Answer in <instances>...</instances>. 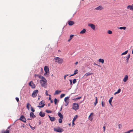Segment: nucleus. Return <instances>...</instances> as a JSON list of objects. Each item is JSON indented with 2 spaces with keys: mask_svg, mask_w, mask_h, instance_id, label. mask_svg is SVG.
Wrapping results in <instances>:
<instances>
[{
  "mask_svg": "<svg viewBox=\"0 0 133 133\" xmlns=\"http://www.w3.org/2000/svg\"><path fill=\"white\" fill-rule=\"evenodd\" d=\"M47 82V81L46 79L44 77H43L40 81L41 86L42 87L46 88Z\"/></svg>",
  "mask_w": 133,
  "mask_h": 133,
  "instance_id": "f257e3e1",
  "label": "nucleus"
},
{
  "mask_svg": "<svg viewBox=\"0 0 133 133\" xmlns=\"http://www.w3.org/2000/svg\"><path fill=\"white\" fill-rule=\"evenodd\" d=\"M54 59L55 60H56L55 62H57V63L59 64H62L63 62V60L62 59L58 57H55Z\"/></svg>",
  "mask_w": 133,
  "mask_h": 133,
  "instance_id": "f03ea898",
  "label": "nucleus"
},
{
  "mask_svg": "<svg viewBox=\"0 0 133 133\" xmlns=\"http://www.w3.org/2000/svg\"><path fill=\"white\" fill-rule=\"evenodd\" d=\"M72 108L73 109L76 110L79 109V105L77 103H74L72 104Z\"/></svg>",
  "mask_w": 133,
  "mask_h": 133,
  "instance_id": "7ed1b4c3",
  "label": "nucleus"
},
{
  "mask_svg": "<svg viewBox=\"0 0 133 133\" xmlns=\"http://www.w3.org/2000/svg\"><path fill=\"white\" fill-rule=\"evenodd\" d=\"M44 70L45 72V73L44 74V75H47V73L49 72V68L47 66H45Z\"/></svg>",
  "mask_w": 133,
  "mask_h": 133,
  "instance_id": "20e7f679",
  "label": "nucleus"
},
{
  "mask_svg": "<svg viewBox=\"0 0 133 133\" xmlns=\"http://www.w3.org/2000/svg\"><path fill=\"white\" fill-rule=\"evenodd\" d=\"M38 91L37 90H35L33 91L32 94V96L33 97H35L37 96V94L38 93Z\"/></svg>",
  "mask_w": 133,
  "mask_h": 133,
  "instance_id": "39448f33",
  "label": "nucleus"
},
{
  "mask_svg": "<svg viewBox=\"0 0 133 133\" xmlns=\"http://www.w3.org/2000/svg\"><path fill=\"white\" fill-rule=\"evenodd\" d=\"M88 26L90 27L91 28L94 30L95 29L96 26L95 25L92 23H89L88 24Z\"/></svg>",
  "mask_w": 133,
  "mask_h": 133,
  "instance_id": "423d86ee",
  "label": "nucleus"
},
{
  "mask_svg": "<svg viewBox=\"0 0 133 133\" xmlns=\"http://www.w3.org/2000/svg\"><path fill=\"white\" fill-rule=\"evenodd\" d=\"M54 130L55 131L60 132H61L63 131V130L59 127H58L57 128H54Z\"/></svg>",
  "mask_w": 133,
  "mask_h": 133,
  "instance_id": "0eeeda50",
  "label": "nucleus"
},
{
  "mask_svg": "<svg viewBox=\"0 0 133 133\" xmlns=\"http://www.w3.org/2000/svg\"><path fill=\"white\" fill-rule=\"evenodd\" d=\"M29 85L32 88H34L35 87V84L32 81H31L29 83Z\"/></svg>",
  "mask_w": 133,
  "mask_h": 133,
  "instance_id": "6e6552de",
  "label": "nucleus"
},
{
  "mask_svg": "<svg viewBox=\"0 0 133 133\" xmlns=\"http://www.w3.org/2000/svg\"><path fill=\"white\" fill-rule=\"evenodd\" d=\"M19 119L24 122H26V119L23 115L21 116L19 118Z\"/></svg>",
  "mask_w": 133,
  "mask_h": 133,
  "instance_id": "1a4fd4ad",
  "label": "nucleus"
},
{
  "mask_svg": "<svg viewBox=\"0 0 133 133\" xmlns=\"http://www.w3.org/2000/svg\"><path fill=\"white\" fill-rule=\"evenodd\" d=\"M104 8L102 5H99L98 7L95 8V10H97L101 11Z\"/></svg>",
  "mask_w": 133,
  "mask_h": 133,
  "instance_id": "9d476101",
  "label": "nucleus"
},
{
  "mask_svg": "<svg viewBox=\"0 0 133 133\" xmlns=\"http://www.w3.org/2000/svg\"><path fill=\"white\" fill-rule=\"evenodd\" d=\"M43 101L40 102L39 104V105L37 106V107L39 108L43 107L45 105V104L43 103Z\"/></svg>",
  "mask_w": 133,
  "mask_h": 133,
  "instance_id": "9b49d317",
  "label": "nucleus"
},
{
  "mask_svg": "<svg viewBox=\"0 0 133 133\" xmlns=\"http://www.w3.org/2000/svg\"><path fill=\"white\" fill-rule=\"evenodd\" d=\"M128 76L127 75H126L124 77L123 79V81L125 82H127L128 79Z\"/></svg>",
  "mask_w": 133,
  "mask_h": 133,
  "instance_id": "f8f14e48",
  "label": "nucleus"
},
{
  "mask_svg": "<svg viewBox=\"0 0 133 133\" xmlns=\"http://www.w3.org/2000/svg\"><path fill=\"white\" fill-rule=\"evenodd\" d=\"M30 117H32V118H34L36 117V116L34 115V113L32 112H31L30 113Z\"/></svg>",
  "mask_w": 133,
  "mask_h": 133,
  "instance_id": "ddd939ff",
  "label": "nucleus"
},
{
  "mask_svg": "<svg viewBox=\"0 0 133 133\" xmlns=\"http://www.w3.org/2000/svg\"><path fill=\"white\" fill-rule=\"evenodd\" d=\"M74 23V22L73 21H70L68 22V24L69 25H72Z\"/></svg>",
  "mask_w": 133,
  "mask_h": 133,
  "instance_id": "4468645a",
  "label": "nucleus"
},
{
  "mask_svg": "<svg viewBox=\"0 0 133 133\" xmlns=\"http://www.w3.org/2000/svg\"><path fill=\"white\" fill-rule=\"evenodd\" d=\"M45 114L42 111H41L39 113V115L42 117H43L45 115Z\"/></svg>",
  "mask_w": 133,
  "mask_h": 133,
  "instance_id": "2eb2a0df",
  "label": "nucleus"
},
{
  "mask_svg": "<svg viewBox=\"0 0 133 133\" xmlns=\"http://www.w3.org/2000/svg\"><path fill=\"white\" fill-rule=\"evenodd\" d=\"M101 104L102 107H105V103L104 101V100L103 99L102 100Z\"/></svg>",
  "mask_w": 133,
  "mask_h": 133,
  "instance_id": "dca6fc26",
  "label": "nucleus"
},
{
  "mask_svg": "<svg viewBox=\"0 0 133 133\" xmlns=\"http://www.w3.org/2000/svg\"><path fill=\"white\" fill-rule=\"evenodd\" d=\"M78 72V71L76 69L74 71V73L73 74L71 75L70 76H74L76 74H77Z\"/></svg>",
  "mask_w": 133,
  "mask_h": 133,
  "instance_id": "f3484780",
  "label": "nucleus"
},
{
  "mask_svg": "<svg viewBox=\"0 0 133 133\" xmlns=\"http://www.w3.org/2000/svg\"><path fill=\"white\" fill-rule=\"evenodd\" d=\"M58 116L60 117V118L63 119V115L61 113L59 112H58Z\"/></svg>",
  "mask_w": 133,
  "mask_h": 133,
  "instance_id": "a211bd4d",
  "label": "nucleus"
},
{
  "mask_svg": "<svg viewBox=\"0 0 133 133\" xmlns=\"http://www.w3.org/2000/svg\"><path fill=\"white\" fill-rule=\"evenodd\" d=\"M86 31V29H83L80 32V34H83L85 33Z\"/></svg>",
  "mask_w": 133,
  "mask_h": 133,
  "instance_id": "6ab92c4d",
  "label": "nucleus"
},
{
  "mask_svg": "<svg viewBox=\"0 0 133 133\" xmlns=\"http://www.w3.org/2000/svg\"><path fill=\"white\" fill-rule=\"evenodd\" d=\"M61 92V91H59L58 90H56L55 91V92L54 94V95H58Z\"/></svg>",
  "mask_w": 133,
  "mask_h": 133,
  "instance_id": "aec40b11",
  "label": "nucleus"
},
{
  "mask_svg": "<svg viewBox=\"0 0 133 133\" xmlns=\"http://www.w3.org/2000/svg\"><path fill=\"white\" fill-rule=\"evenodd\" d=\"M98 61L99 62L102 63V64H103L104 62V60L103 59L100 58L98 59Z\"/></svg>",
  "mask_w": 133,
  "mask_h": 133,
  "instance_id": "412c9836",
  "label": "nucleus"
},
{
  "mask_svg": "<svg viewBox=\"0 0 133 133\" xmlns=\"http://www.w3.org/2000/svg\"><path fill=\"white\" fill-rule=\"evenodd\" d=\"M35 77H38L39 78L41 79L43 76H41V75H38L35 74L34 75Z\"/></svg>",
  "mask_w": 133,
  "mask_h": 133,
  "instance_id": "4be33fe9",
  "label": "nucleus"
},
{
  "mask_svg": "<svg viewBox=\"0 0 133 133\" xmlns=\"http://www.w3.org/2000/svg\"><path fill=\"white\" fill-rule=\"evenodd\" d=\"M132 5H129L127 7V8L128 9H129L130 10H132Z\"/></svg>",
  "mask_w": 133,
  "mask_h": 133,
  "instance_id": "5701e85b",
  "label": "nucleus"
},
{
  "mask_svg": "<svg viewBox=\"0 0 133 133\" xmlns=\"http://www.w3.org/2000/svg\"><path fill=\"white\" fill-rule=\"evenodd\" d=\"M2 133H9V131L8 130H3L2 131Z\"/></svg>",
  "mask_w": 133,
  "mask_h": 133,
  "instance_id": "b1692460",
  "label": "nucleus"
},
{
  "mask_svg": "<svg viewBox=\"0 0 133 133\" xmlns=\"http://www.w3.org/2000/svg\"><path fill=\"white\" fill-rule=\"evenodd\" d=\"M113 98V97H111L109 101V102L110 104V105L111 106H112V105L111 104V102H112V101Z\"/></svg>",
  "mask_w": 133,
  "mask_h": 133,
  "instance_id": "393cba45",
  "label": "nucleus"
},
{
  "mask_svg": "<svg viewBox=\"0 0 133 133\" xmlns=\"http://www.w3.org/2000/svg\"><path fill=\"white\" fill-rule=\"evenodd\" d=\"M30 107H31V104L29 103H28L26 105V107L28 110L29 109Z\"/></svg>",
  "mask_w": 133,
  "mask_h": 133,
  "instance_id": "a878e982",
  "label": "nucleus"
},
{
  "mask_svg": "<svg viewBox=\"0 0 133 133\" xmlns=\"http://www.w3.org/2000/svg\"><path fill=\"white\" fill-rule=\"evenodd\" d=\"M97 103H98L97 98V97H95V102L94 103V104L95 106L96 105V104Z\"/></svg>",
  "mask_w": 133,
  "mask_h": 133,
  "instance_id": "bb28decb",
  "label": "nucleus"
},
{
  "mask_svg": "<svg viewBox=\"0 0 133 133\" xmlns=\"http://www.w3.org/2000/svg\"><path fill=\"white\" fill-rule=\"evenodd\" d=\"M50 119L51 121H54L56 119L54 117H51V118H50Z\"/></svg>",
  "mask_w": 133,
  "mask_h": 133,
  "instance_id": "cd10ccee",
  "label": "nucleus"
},
{
  "mask_svg": "<svg viewBox=\"0 0 133 133\" xmlns=\"http://www.w3.org/2000/svg\"><path fill=\"white\" fill-rule=\"evenodd\" d=\"M93 74L92 73H89V72H88L87 73H86L85 75L84 76H89L90 75H92Z\"/></svg>",
  "mask_w": 133,
  "mask_h": 133,
  "instance_id": "c85d7f7f",
  "label": "nucleus"
},
{
  "mask_svg": "<svg viewBox=\"0 0 133 133\" xmlns=\"http://www.w3.org/2000/svg\"><path fill=\"white\" fill-rule=\"evenodd\" d=\"M121 91V89H119L118 90H117V92H115V93L114 95H116V94H118L120 93V92Z\"/></svg>",
  "mask_w": 133,
  "mask_h": 133,
  "instance_id": "c756f323",
  "label": "nucleus"
},
{
  "mask_svg": "<svg viewBox=\"0 0 133 133\" xmlns=\"http://www.w3.org/2000/svg\"><path fill=\"white\" fill-rule=\"evenodd\" d=\"M118 28L120 29H123L125 30L126 29V27H121L119 28Z\"/></svg>",
  "mask_w": 133,
  "mask_h": 133,
  "instance_id": "7c9ffc66",
  "label": "nucleus"
},
{
  "mask_svg": "<svg viewBox=\"0 0 133 133\" xmlns=\"http://www.w3.org/2000/svg\"><path fill=\"white\" fill-rule=\"evenodd\" d=\"M77 115H75L73 118L72 121H74L77 119Z\"/></svg>",
  "mask_w": 133,
  "mask_h": 133,
  "instance_id": "2f4dec72",
  "label": "nucleus"
},
{
  "mask_svg": "<svg viewBox=\"0 0 133 133\" xmlns=\"http://www.w3.org/2000/svg\"><path fill=\"white\" fill-rule=\"evenodd\" d=\"M130 57V55L129 54L128 55V56L127 57L126 59H127V62H128L129 59Z\"/></svg>",
  "mask_w": 133,
  "mask_h": 133,
  "instance_id": "473e14b6",
  "label": "nucleus"
},
{
  "mask_svg": "<svg viewBox=\"0 0 133 133\" xmlns=\"http://www.w3.org/2000/svg\"><path fill=\"white\" fill-rule=\"evenodd\" d=\"M128 52V50H127L126 51H125V52L122 53L121 54V55H125Z\"/></svg>",
  "mask_w": 133,
  "mask_h": 133,
  "instance_id": "72a5a7b5",
  "label": "nucleus"
},
{
  "mask_svg": "<svg viewBox=\"0 0 133 133\" xmlns=\"http://www.w3.org/2000/svg\"><path fill=\"white\" fill-rule=\"evenodd\" d=\"M81 98V97H78V98H76L73 99V100H74L75 101H76V100L80 99Z\"/></svg>",
  "mask_w": 133,
  "mask_h": 133,
  "instance_id": "f704fd0d",
  "label": "nucleus"
},
{
  "mask_svg": "<svg viewBox=\"0 0 133 133\" xmlns=\"http://www.w3.org/2000/svg\"><path fill=\"white\" fill-rule=\"evenodd\" d=\"M62 119L61 118H60L59 119H58V121L59 122V123H62V119Z\"/></svg>",
  "mask_w": 133,
  "mask_h": 133,
  "instance_id": "c9c22d12",
  "label": "nucleus"
},
{
  "mask_svg": "<svg viewBox=\"0 0 133 133\" xmlns=\"http://www.w3.org/2000/svg\"><path fill=\"white\" fill-rule=\"evenodd\" d=\"M108 33L109 34H111L112 33V31L110 30H109L108 31Z\"/></svg>",
  "mask_w": 133,
  "mask_h": 133,
  "instance_id": "e433bc0d",
  "label": "nucleus"
},
{
  "mask_svg": "<svg viewBox=\"0 0 133 133\" xmlns=\"http://www.w3.org/2000/svg\"><path fill=\"white\" fill-rule=\"evenodd\" d=\"M57 101H58L57 99L56 98H55L54 99V102L55 104H57Z\"/></svg>",
  "mask_w": 133,
  "mask_h": 133,
  "instance_id": "4c0bfd02",
  "label": "nucleus"
},
{
  "mask_svg": "<svg viewBox=\"0 0 133 133\" xmlns=\"http://www.w3.org/2000/svg\"><path fill=\"white\" fill-rule=\"evenodd\" d=\"M65 95V94H62L60 96V98H62Z\"/></svg>",
  "mask_w": 133,
  "mask_h": 133,
  "instance_id": "58836bf2",
  "label": "nucleus"
},
{
  "mask_svg": "<svg viewBox=\"0 0 133 133\" xmlns=\"http://www.w3.org/2000/svg\"><path fill=\"white\" fill-rule=\"evenodd\" d=\"M46 112L48 113H51L52 111H51L47 110H46Z\"/></svg>",
  "mask_w": 133,
  "mask_h": 133,
  "instance_id": "ea45409f",
  "label": "nucleus"
},
{
  "mask_svg": "<svg viewBox=\"0 0 133 133\" xmlns=\"http://www.w3.org/2000/svg\"><path fill=\"white\" fill-rule=\"evenodd\" d=\"M76 79H74L73 80L72 82L73 84L76 83Z\"/></svg>",
  "mask_w": 133,
  "mask_h": 133,
  "instance_id": "a19ab883",
  "label": "nucleus"
},
{
  "mask_svg": "<svg viewBox=\"0 0 133 133\" xmlns=\"http://www.w3.org/2000/svg\"><path fill=\"white\" fill-rule=\"evenodd\" d=\"M29 125L30 126V127L31 128V129L32 130H34L35 129V127H32L31 125H30V124H29Z\"/></svg>",
  "mask_w": 133,
  "mask_h": 133,
  "instance_id": "79ce46f5",
  "label": "nucleus"
},
{
  "mask_svg": "<svg viewBox=\"0 0 133 133\" xmlns=\"http://www.w3.org/2000/svg\"><path fill=\"white\" fill-rule=\"evenodd\" d=\"M89 118L91 121H92L93 119V118L91 116H89Z\"/></svg>",
  "mask_w": 133,
  "mask_h": 133,
  "instance_id": "37998d69",
  "label": "nucleus"
},
{
  "mask_svg": "<svg viewBox=\"0 0 133 133\" xmlns=\"http://www.w3.org/2000/svg\"><path fill=\"white\" fill-rule=\"evenodd\" d=\"M69 97H65L64 98V101H67V100H69Z\"/></svg>",
  "mask_w": 133,
  "mask_h": 133,
  "instance_id": "c03bdc74",
  "label": "nucleus"
},
{
  "mask_svg": "<svg viewBox=\"0 0 133 133\" xmlns=\"http://www.w3.org/2000/svg\"><path fill=\"white\" fill-rule=\"evenodd\" d=\"M31 111L33 112H35V110L32 107H31Z\"/></svg>",
  "mask_w": 133,
  "mask_h": 133,
  "instance_id": "a18cd8bd",
  "label": "nucleus"
},
{
  "mask_svg": "<svg viewBox=\"0 0 133 133\" xmlns=\"http://www.w3.org/2000/svg\"><path fill=\"white\" fill-rule=\"evenodd\" d=\"M74 36V35H71L70 36V39H71L72 38H73V37Z\"/></svg>",
  "mask_w": 133,
  "mask_h": 133,
  "instance_id": "49530a36",
  "label": "nucleus"
},
{
  "mask_svg": "<svg viewBox=\"0 0 133 133\" xmlns=\"http://www.w3.org/2000/svg\"><path fill=\"white\" fill-rule=\"evenodd\" d=\"M103 132H104L105 131V126H104L103 127Z\"/></svg>",
  "mask_w": 133,
  "mask_h": 133,
  "instance_id": "de8ad7c7",
  "label": "nucleus"
},
{
  "mask_svg": "<svg viewBox=\"0 0 133 133\" xmlns=\"http://www.w3.org/2000/svg\"><path fill=\"white\" fill-rule=\"evenodd\" d=\"M68 74H66L64 76V79L65 80H66V76H68Z\"/></svg>",
  "mask_w": 133,
  "mask_h": 133,
  "instance_id": "09e8293b",
  "label": "nucleus"
},
{
  "mask_svg": "<svg viewBox=\"0 0 133 133\" xmlns=\"http://www.w3.org/2000/svg\"><path fill=\"white\" fill-rule=\"evenodd\" d=\"M45 94H46V95H49V96H51V95H48V92H47V90H46L45 91Z\"/></svg>",
  "mask_w": 133,
  "mask_h": 133,
  "instance_id": "8fccbe9b",
  "label": "nucleus"
},
{
  "mask_svg": "<svg viewBox=\"0 0 133 133\" xmlns=\"http://www.w3.org/2000/svg\"><path fill=\"white\" fill-rule=\"evenodd\" d=\"M16 101H17V102H18V101H19V98H18V97H16Z\"/></svg>",
  "mask_w": 133,
  "mask_h": 133,
  "instance_id": "3c124183",
  "label": "nucleus"
},
{
  "mask_svg": "<svg viewBox=\"0 0 133 133\" xmlns=\"http://www.w3.org/2000/svg\"><path fill=\"white\" fill-rule=\"evenodd\" d=\"M69 81L70 82V85H72V81L71 79H70Z\"/></svg>",
  "mask_w": 133,
  "mask_h": 133,
  "instance_id": "603ef678",
  "label": "nucleus"
},
{
  "mask_svg": "<svg viewBox=\"0 0 133 133\" xmlns=\"http://www.w3.org/2000/svg\"><path fill=\"white\" fill-rule=\"evenodd\" d=\"M94 65H97V66H99V67H101V66L100 65H98L97 64H96L95 63H94Z\"/></svg>",
  "mask_w": 133,
  "mask_h": 133,
  "instance_id": "864d4df0",
  "label": "nucleus"
},
{
  "mask_svg": "<svg viewBox=\"0 0 133 133\" xmlns=\"http://www.w3.org/2000/svg\"><path fill=\"white\" fill-rule=\"evenodd\" d=\"M74 121H72V125L73 126L74 125H75V124L74 123Z\"/></svg>",
  "mask_w": 133,
  "mask_h": 133,
  "instance_id": "5fc2aeb1",
  "label": "nucleus"
},
{
  "mask_svg": "<svg viewBox=\"0 0 133 133\" xmlns=\"http://www.w3.org/2000/svg\"><path fill=\"white\" fill-rule=\"evenodd\" d=\"M93 113L92 112V113H91L90 114V115H89V116H91V115H93Z\"/></svg>",
  "mask_w": 133,
  "mask_h": 133,
  "instance_id": "6e6d98bb",
  "label": "nucleus"
},
{
  "mask_svg": "<svg viewBox=\"0 0 133 133\" xmlns=\"http://www.w3.org/2000/svg\"><path fill=\"white\" fill-rule=\"evenodd\" d=\"M65 101V103H69V102L67 101Z\"/></svg>",
  "mask_w": 133,
  "mask_h": 133,
  "instance_id": "4d7b16f0",
  "label": "nucleus"
},
{
  "mask_svg": "<svg viewBox=\"0 0 133 133\" xmlns=\"http://www.w3.org/2000/svg\"><path fill=\"white\" fill-rule=\"evenodd\" d=\"M68 103H65V106H67L68 105Z\"/></svg>",
  "mask_w": 133,
  "mask_h": 133,
  "instance_id": "13d9d810",
  "label": "nucleus"
},
{
  "mask_svg": "<svg viewBox=\"0 0 133 133\" xmlns=\"http://www.w3.org/2000/svg\"><path fill=\"white\" fill-rule=\"evenodd\" d=\"M78 63V62H76L75 63V65H77V64Z\"/></svg>",
  "mask_w": 133,
  "mask_h": 133,
  "instance_id": "bf43d9fd",
  "label": "nucleus"
},
{
  "mask_svg": "<svg viewBox=\"0 0 133 133\" xmlns=\"http://www.w3.org/2000/svg\"><path fill=\"white\" fill-rule=\"evenodd\" d=\"M71 40V39H70V38H69V39H68V42H69L70 41V40Z\"/></svg>",
  "mask_w": 133,
  "mask_h": 133,
  "instance_id": "052dcab7",
  "label": "nucleus"
},
{
  "mask_svg": "<svg viewBox=\"0 0 133 133\" xmlns=\"http://www.w3.org/2000/svg\"><path fill=\"white\" fill-rule=\"evenodd\" d=\"M120 126H121V125L120 124H119L118 125L119 128H120Z\"/></svg>",
  "mask_w": 133,
  "mask_h": 133,
  "instance_id": "680f3d73",
  "label": "nucleus"
},
{
  "mask_svg": "<svg viewBox=\"0 0 133 133\" xmlns=\"http://www.w3.org/2000/svg\"><path fill=\"white\" fill-rule=\"evenodd\" d=\"M131 5L132 7V11H133V4Z\"/></svg>",
  "mask_w": 133,
  "mask_h": 133,
  "instance_id": "e2e57ef3",
  "label": "nucleus"
},
{
  "mask_svg": "<svg viewBox=\"0 0 133 133\" xmlns=\"http://www.w3.org/2000/svg\"><path fill=\"white\" fill-rule=\"evenodd\" d=\"M49 100H51V97H49Z\"/></svg>",
  "mask_w": 133,
  "mask_h": 133,
  "instance_id": "0e129e2a",
  "label": "nucleus"
},
{
  "mask_svg": "<svg viewBox=\"0 0 133 133\" xmlns=\"http://www.w3.org/2000/svg\"><path fill=\"white\" fill-rule=\"evenodd\" d=\"M51 103H53V101L52 100H51Z\"/></svg>",
  "mask_w": 133,
  "mask_h": 133,
  "instance_id": "69168bd1",
  "label": "nucleus"
},
{
  "mask_svg": "<svg viewBox=\"0 0 133 133\" xmlns=\"http://www.w3.org/2000/svg\"><path fill=\"white\" fill-rule=\"evenodd\" d=\"M48 117H49V118L50 119L51 118V117L49 115H48Z\"/></svg>",
  "mask_w": 133,
  "mask_h": 133,
  "instance_id": "338daca9",
  "label": "nucleus"
},
{
  "mask_svg": "<svg viewBox=\"0 0 133 133\" xmlns=\"http://www.w3.org/2000/svg\"><path fill=\"white\" fill-rule=\"evenodd\" d=\"M132 53L133 54V50L132 51Z\"/></svg>",
  "mask_w": 133,
  "mask_h": 133,
  "instance_id": "774afa93",
  "label": "nucleus"
}]
</instances>
